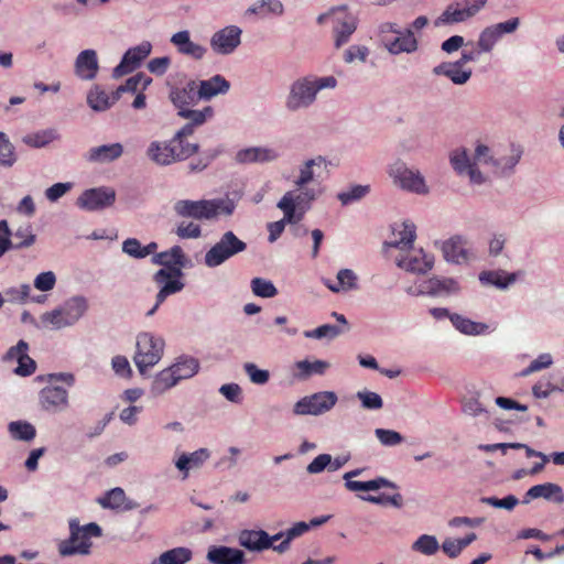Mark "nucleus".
Wrapping results in <instances>:
<instances>
[{
	"instance_id": "1",
	"label": "nucleus",
	"mask_w": 564,
	"mask_h": 564,
	"mask_svg": "<svg viewBox=\"0 0 564 564\" xmlns=\"http://www.w3.org/2000/svg\"><path fill=\"white\" fill-rule=\"evenodd\" d=\"M198 151V143H181L173 135L169 141H152L147 149V155L153 163L166 166L185 161Z\"/></svg>"
},
{
	"instance_id": "2",
	"label": "nucleus",
	"mask_w": 564,
	"mask_h": 564,
	"mask_svg": "<svg viewBox=\"0 0 564 564\" xmlns=\"http://www.w3.org/2000/svg\"><path fill=\"white\" fill-rule=\"evenodd\" d=\"M173 208L180 217L208 220L221 214L231 215L235 204L229 199H180L174 204Z\"/></svg>"
},
{
	"instance_id": "3",
	"label": "nucleus",
	"mask_w": 564,
	"mask_h": 564,
	"mask_svg": "<svg viewBox=\"0 0 564 564\" xmlns=\"http://www.w3.org/2000/svg\"><path fill=\"white\" fill-rule=\"evenodd\" d=\"M69 538L58 545V552L62 556L89 554L91 549L90 538L101 535V528L97 523L91 522L80 527L77 519L69 521Z\"/></svg>"
},
{
	"instance_id": "4",
	"label": "nucleus",
	"mask_w": 564,
	"mask_h": 564,
	"mask_svg": "<svg viewBox=\"0 0 564 564\" xmlns=\"http://www.w3.org/2000/svg\"><path fill=\"white\" fill-rule=\"evenodd\" d=\"M88 304L85 297L74 296L62 306L41 315V323L51 329H61L74 325L86 313Z\"/></svg>"
},
{
	"instance_id": "5",
	"label": "nucleus",
	"mask_w": 564,
	"mask_h": 564,
	"mask_svg": "<svg viewBox=\"0 0 564 564\" xmlns=\"http://www.w3.org/2000/svg\"><path fill=\"white\" fill-rule=\"evenodd\" d=\"M163 350L164 340L162 338L150 333H141L137 337V351L133 360L141 375L161 360Z\"/></svg>"
},
{
	"instance_id": "6",
	"label": "nucleus",
	"mask_w": 564,
	"mask_h": 564,
	"mask_svg": "<svg viewBox=\"0 0 564 564\" xmlns=\"http://www.w3.org/2000/svg\"><path fill=\"white\" fill-rule=\"evenodd\" d=\"M315 198L316 193L313 189L305 188L297 194L289 191L278 202L276 207L283 212L289 224H297L311 208Z\"/></svg>"
},
{
	"instance_id": "7",
	"label": "nucleus",
	"mask_w": 564,
	"mask_h": 564,
	"mask_svg": "<svg viewBox=\"0 0 564 564\" xmlns=\"http://www.w3.org/2000/svg\"><path fill=\"white\" fill-rule=\"evenodd\" d=\"M329 18L334 23L333 33L335 46L336 48H339L349 41L351 34L356 31L357 19L355 15L347 11L346 6H343L334 8L327 13L321 14L317 18V23L323 24Z\"/></svg>"
},
{
	"instance_id": "8",
	"label": "nucleus",
	"mask_w": 564,
	"mask_h": 564,
	"mask_svg": "<svg viewBox=\"0 0 564 564\" xmlns=\"http://www.w3.org/2000/svg\"><path fill=\"white\" fill-rule=\"evenodd\" d=\"M247 249V243L240 240L232 231H226L206 253L205 264L215 268L223 264L231 257Z\"/></svg>"
},
{
	"instance_id": "9",
	"label": "nucleus",
	"mask_w": 564,
	"mask_h": 564,
	"mask_svg": "<svg viewBox=\"0 0 564 564\" xmlns=\"http://www.w3.org/2000/svg\"><path fill=\"white\" fill-rule=\"evenodd\" d=\"M181 276L182 270L180 268H172L171 271H167L166 269H160L154 274V282L162 284V288L156 294L155 305L147 313V316H152L169 295L175 294L183 290L184 283L180 280Z\"/></svg>"
},
{
	"instance_id": "10",
	"label": "nucleus",
	"mask_w": 564,
	"mask_h": 564,
	"mask_svg": "<svg viewBox=\"0 0 564 564\" xmlns=\"http://www.w3.org/2000/svg\"><path fill=\"white\" fill-rule=\"evenodd\" d=\"M337 400L335 392H316L299 400L294 405V413L297 415H321L333 409Z\"/></svg>"
},
{
	"instance_id": "11",
	"label": "nucleus",
	"mask_w": 564,
	"mask_h": 564,
	"mask_svg": "<svg viewBox=\"0 0 564 564\" xmlns=\"http://www.w3.org/2000/svg\"><path fill=\"white\" fill-rule=\"evenodd\" d=\"M394 183L403 189L414 192L416 194L427 193L423 176L419 172H414L405 166L402 162L394 163L389 171Z\"/></svg>"
},
{
	"instance_id": "12",
	"label": "nucleus",
	"mask_w": 564,
	"mask_h": 564,
	"mask_svg": "<svg viewBox=\"0 0 564 564\" xmlns=\"http://www.w3.org/2000/svg\"><path fill=\"white\" fill-rule=\"evenodd\" d=\"M116 200V192L110 187L89 188L77 198V206L94 212L111 206Z\"/></svg>"
},
{
	"instance_id": "13",
	"label": "nucleus",
	"mask_w": 564,
	"mask_h": 564,
	"mask_svg": "<svg viewBox=\"0 0 564 564\" xmlns=\"http://www.w3.org/2000/svg\"><path fill=\"white\" fill-rule=\"evenodd\" d=\"M316 88L312 79L302 78L293 83L286 107L289 110L295 111L312 105L316 98Z\"/></svg>"
},
{
	"instance_id": "14",
	"label": "nucleus",
	"mask_w": 564,
	"mask_h": 564,
	"mask_svg": "<svg viewBox=\"0 0 564 564\" xmlns=\"http://www.w3.org/2000/svg\"><path fill=\"white\" fill-rule=\"evenodd\" d=\"M4 362H18L13 372L20 377H29L36 370V362L29 356V344L21 339L15 346L9 348L3 356Z\"/></svg>"
},
{
	"instance_id": "15",
	"label": "nucleus",
	"mask_w": 564,
	"mask_h": 564,
	"mask_svg": "<svg viewBox=\"0 0 564 564\" xmlns=\"http://www.w3.org/2000/svg\"><path fill=\"white\" fill-rule=\"evenodd\" d=\"M152 50L150 42H142L141 44L129 48L119 65L113 68L112 77L120 78L140 66L143 59H145Z\"/></svg>"
},
{
	"instance_id": "16",
	"label": "nucleus",
	"mask_w": 564,
	"mask_h": 564,
	"mask_svg": "<svg viewBox=\"0 0 564 564\" xmlns=\"http://www.w3.org/2000/svg\"><path fill=\"white\" fill-rule=\"evenodd\" d=\"M197 91L196 80H188L184 85L172 87L169 96L177 112L196 111L192 108L200 100Z\"/></svg>"
},
{
	"instance_id": "17",
	"label": "nucleus",
	"mask_w": 564,
	"mask_h": 564,
	"mask_svg": "<svg viewBox=\"0 0 564 564\" xmlns=\"http://www.w3.org/2000/svg\"><path fill=\"white\" fill-rule=\"evenodd\" d=\"M241 30L236 25L217 31L210 39V46L217 54L232 53L240 44Z\"/></svg>"
},
{
	"instance_id": "18",
	"label": "nucleus",
	"mask_w": 564,
	"mask_h": 564,
	"mask_svg": "<svg viewBox=\"0 0 564 564\" xmlns=\"http://www.w3.org/2000/svg\"><path fill=\"white\" fill-rule=\"evenodd\" d=\"M177 115L183 119L188 120V122L177 130L174 137L181 143H189L186 141V138L195 132V128L204 124L207 120L214 117V109L210 106H206L199 111H182L177 112Z\"/></svg>"
},
{
	"instance_id": "19",
	"label": "nucleus",
	"mask_w": 564,
	"mask_h": 564,
	"mask_svg": "<svg viewBox=\"0 0 564 564\" xmlns=\"http://www.w3.org/2000/svg\"><path fill=\"white\" fill-rule=\"evenodd\" d=\"M41 406L48 412H59L68 406V392L57 386H47L40 391Z\"/></svg>"
},
{
	"instance_id": "20",
	"label": "nucleus",
	"mask_w": 564,
	"mask_h": 564,
	"mask_svg": "<svg viewBox=\"0 0 564 564\" xmlns=\"http://www.w3.org/2000/svg\"><path fill=\"white\" fill-rule=\"evenodd\" d=\"M433 257L426 254L422 249L412 250L405 257L397 260L399 268L413 273H425L433 267Z\"/></svg>"
},
{
	"instance_id": "21",
	"label": "nucleus",
	"mask_w": 564,
	"mask_h": 564,
	"mask_svg": "<svg viewBox=\"0 0 564 564\" xmlns=\"http://www.w3.org/2000/svg\"><path fill=\"white\" fill-rule=\"evenodd\" d=\"M543 498L555 503L564 502V492L561 486L553 482H544L532 486L523 497V503H529L531 500Z\"/></svg>"
},
{
	"instance_id": "22",
	"label": "nucleus",
	"mask_w": 564,
	"mask_h": 564,
	"mask_svg": "<svg viewBox=\"0 0 564 564\" xmlns=\"http://www.w3.org/2000/svg\"><path fill=\"white\" fill-rule=\"evenodd\" d=\"M99 69L97 53L94 50H84L75 61V74L84 80H91Z\"/></svg>"
},
{
	"instance_id": "23",
	"label": "nucleus",
	"mask_w": 564,
	"mask_h": 564,
	"mask_svg": "<svg viewBox=\"0 0 564 564\" xmlns=\"http://www.w3.org/2000/svg\"><path fill=\"white\" fill-rule=\"evenodd\" d=\"M238 543L251 552H262L270 549L268 533L264 530H241L238 534Z\"/></svg>"
},
{
	"instance_id": "24",
	"label": "nucleus",
	"mask_w": 564,
	"mask_h": 564,
	"mask_svg": "<svg viewBox=\"0 0 564 564\" xmlns=\"http://www.w3.org/2000/svg\"><path fill=\"white\" fill-rule=\"evenodd\" d=\"M207 558L213 564H247L241 550L225 545L210 547Z\"/></svg>"
},
{
	"instance_id": "25",
	"label": "nucleus",
	"mask_w": 564,
	"mask_h": 564,
	"mask_svg": "<svg viewBox=\"0 0 564 564\" xmlns=\"http://www.w3.org/2000/svg\"><path fill=\"white\" fill-rule=\"evenodd\" d=\"M196 87L200 100H210L220 94H226L229 88V82L221 75H215L206 80H196Z\"/></svg>"
},
{
	"instance_id": "26",
	"label": "nucleus",
	"mask_w": 564,
	"mask_h": 564,
	"mask_svg": "<svg viewBox=\"0 0 564 564\" xmlns=\"http://www.w3.org/2000/svg\"><path fill=\"white\" fill-rule=\"evenodd\" d=\"M392 240L386 242V246L405 250L412 247L416 234L415 226L412 223L394 224L392 227Z\"/></svg>"
},
{
	"instance_id": "27",
	"label": "nucleus",
	"mask_w": 564,
	"mask_h": 564,
	"mask_svg": "<svg viewBox=\"0 0 564 564\" xmlns=\"http://www.w3.org/2000/svg\"><path fill=\"white\" fill-rule=\"evenodd\" d=\"M171 43L177 47L178 53L195 59H202L207 52L206 47L191 41L188 31H180L173 34Z\"/></svg>"
},
{
	"instance_id": "28",
	"label": "nucleus",
	"mask_w": 564,
	"mask_h": 564,
	"mask_svg": "<svg viewBox=\"0 0 564 564\" xmlns=\"http://www.w3.org/2000/svg\"><path fill=\"white\" fill-rule=\"evenodd\" d=\"M360 474V469L348 471L344 475V479L346 480V488L350 491H370L378 490L383 487L395 488V485L383 477H378L376 479L369 481H358L351 480L352 477L358 476Z\"/></svg>"
},
{
	"instance_id": "29",
	"label": "nucleus",
	"mask_w": 564,
	"mask_h": 564,
	"mask_svg": "<svg viewBox=\"0 0 564 564\" xmlns=\"http://www.w3.org/2000/svg\"><path fill=\"white\" fill-rule=\"evenodd\" d=\"M122 144L116 142L111 144L94 147L85 154V158L88 162L107 163L119 159L122 155Z\"/></svg>"
},
{
	"instance_id": "30",
	"label": "nucleus",
	"mask_w": 564,
	"mask_h": 564,
	"mask_svg": "<svg viewBox=\"0 0 564 564\" xmlns=\"http://www.w3.org/2000/svg\"><path fill=\"white\" fill-rule=\"evenodd\" d=\"M435 75H444L454 84L463 85L471 76V69H463V65L457 61L454 63H442L433 68Z\"/></svg>"
},
{
	"instance_id": "31",
	"label": "nucleus",
	"mask_w": 564,
	"mask_h": 564,
	"mask_svg": "<svg viewBox=\"0 0 564 564\" xmlns=\"http://www.w3.org/2000/svg\"><path fill=\"white\" fill-rule=\"evenodd\" d=\"M458 290V284L453 279L431 278L420 285V293L429 295L455 293Z\"/></svg>"
},
{
	"instance_id": "32",
	"label": "nucleus",
	"mask_w": 564,
	"mask_h": 564,
	"mask_svg": "<svg viewBox=\"0 0 564 564\" xmlns=\"http://www.w3.org/2000/svg\"><path fill=\"white\" fill-rule=\"evenodd\" d=\"M466 241L460 236H455L446 240L442 246V251L447 261L460 263L468 260V251L465 248Z\"/></svg>"
},
{
	"instance_id": "33",
	"label": "nucleus",
	"mask_w": 564,
	"mask_h": 564,
	"mask_svg": "<svg viewBox=\"0 0 564 564\" xmlns=\"http://www.w3.org/2000/svg\"><path fill=\"white\" fill-rule=\"evenodd\" d=\"M98 503L105 509L112 510H131L137 506L132 501H127L124 490L120 487L109 490L104 497L98 499Z\"/></svg>"
},
{
	"instance_id": "34",
	"label": "nucleus",
	"mask_w": 564,
	"mask_h": 564,
	"mask_svg": "<svg viewBox=\"0 0 564 564\" xmlns=\"http://www.w3.org/2000/svg\"><path fill=\"white\" fill-rule=\"evenodd\" d=\"M209 456L210 454L207 448H199L191 454H182L176 460L175 466L184 473V478H186L189 469L199 468Z\"/></svg>"
},
{
	"instance_id": "35",
	"label": "nucleus",
	"mask_w": 564,
	"mask_h": 564,
	"mask_svg": "<svg viewBox=\"0 0 564 564\" xmlns=\"http://www.w3.org/2000/svg\"><path fill=\"white\" fill-rule=\"evenodd\" d=\"M394 40L387 41L386 47L391 54H400L402 52L412 53L417 48V41L411 30H406L404 33L398 34Z\"/></svg>"
},
{
	"instance_id": "36",
	"label": "nucleus",
	"mask_w": 564,
	"mask_h": 564,
	"mask_svg": "<svg viewBox=\"0 0 564 564\" xmlns=\"http://www.w3.org/2000/svg\"><path fill=\"white\" fill-rule=\"evenodd\" d=\"M117 101L118 99H113V91L109 95L98 85L94 86L87 95V104L95 111H105Z\"/></svg>"
},
{
	"instance_id": "37",
	"label": "nucleus",
	"mask_w": 564,
	"mask_h": 564,
	"mask_svg": "<svg viewBox=\"0 0 564 564\" xmlns=\"http://www.w3.org/2000/svg\"><path fill=\"white\" fill-rule=\"evenodd\" d=\"M178 381L189 379L198 372L199 362L196 358L189 356H181L170 366Z\"/></svg>"
},
{
	"instance_id": "38",
	"label": "nucleus",
	"mask_w": 564,
	"mask_h": 564,
	"mask_svg": "<svg viewBox=\"0 0 564 564\" xmlns=\"http://www.w3.org/2000/svg\"><path fill=\"white\" fill-rule=\"evenodd\" d=\"M278 158V154L265 148H249L240 150L236 159L240 163L268 162Z\"/></svg>"
},
{
	"instance_id": "39",
	"label": "nucleus",
	"mask_w": 564,
	"mask_h": 564,
	"mask_svg": "<svg viewBox=\"0 0 564 564\" xmlns=\"http://www.w3.org/2000/svg\"><path fill=\"white\" fill-rule=\"evenodd\" d=\"M177 377L174 375L173 370L167 367L160 371L153 379L151 384V393L154 395L163 394L165 391L170 390L174 386L178 383Z\"/></svg>"
},
{
	"instance_id": "40",
	"label": "nucleus",
	"mask_w": 564,
	"mask_h": 564,
	"mask_svg": "<svg viewBox=\"0 0 564 564\" xmlns=\"http://www.w3.org/2000/svg\"><path fill=\"white\" fill-rule=\"evenodd\" d=\"M470 18V12L467 7L459 9L458 4H449L444 12L435 20V25H446L459 23L468 20Z\"/></svg>"
},
{
	"instance_id": "41",
	"label": "nucleus",
	"mask_w": 564,
	"mask_h": 564,
	"mask_svg": "<svg viewBox=\"0 0 564 564\" xmlns=\"http://www.w3.org/2000/svg\"><path fill=\"white\" fill-rule=\"evenodd\" d=\"M151 83V77L144 75L143 73H138L134 76L128 78L123 85H120L113 91V99L119 100L122 93H135L140 87L142 90H144Z\"/></svg>"
},
{
	"instance_id": "42",
	"label": "nucleus",
	"mask_w": 564,
	"mask_h": 564,
	"mask_svg": "<svg viewBox=\"0 0 564 564\" xmlns=\"http://www.w3.org/2000/svg\"><path fill=\"white\" fill-rule=\"evenodd\" d=\"M482 283L492 284L499 289H506L517 280L516 273H506L503 271H484L479 274Z\"/></svg>"
},
{
	"instance_id": "43",
	"label": "nucleus",
	"mask_w": 564,
	"mask_h": 564,
	"mask_svg": "<svg viewBox=\"0 0 564 564\" xmlns=\"http://www.w3.org/2000/svg\"><path fill=\"white\" fill-rule=\"evenodd\" d=\"M192 558V551L187 547H174L163 552L152 564H185Z\"/></svg>"
},
{
	"instance_id": "44",
	"label": "nucleus",
	"mask_w": 564,
	"mask_h": 564,
	"mask_svg": "<svg viewBox=\"0 0 564 564\" xmlns=\"http://www.w3.org/2000/svg\"><path fill=\"white\" fill-rule=\"evenodd\" d=\"M451 322L457 330L466 335H479L487 329V325L473 322L459 314H452Z\"/></svg>"
},
{
	"instance_id": "45",
	"label": "nucleus",
	"mask_w": 564,
	"mask_h": 564,
	"mask_svg": "<svg viewBox=\"0 0 564 564\" xmlns=\"http://www.w3.org/2000/svg\"><path fill=\"white\" fill-rule=\"evenodd\" d=\"M58 138L55 129H46L29 133L23 137L22 141L32 148H43Z\"/></svg>"
},
{
	"instance_id": "46",
	"label": "nucleus",
	"mask_w": 564,
	"mask_h": 564,
	"mask_svg": "<svg viewBox=\"0 0 564 564\" xmlns=\"http://www.w3.org/2000/svg\"><path fill=\"white\" fill-rule=\"evenodd\" d=\"M326 285L335 293L349 291L357 288V275L350 269H341L337 273V283H326Z\"/></svg>"
},
{
	"instance_id": "47",
	"label": "nucleus",
	"mask_w": 564,
	"mask_h": 564,
	"mask_svg": "<svg viewBox=\"0 0 564 564\" xmlns=\"http://www.w3.org/2000/svg\"><path fill=\"white\" fill-rule=\"evenodd\" d=\"M9 433L12 436V438L18 441H32L36 435L35 427L24 421H14L11 422L8 426Z\"/></svg>"
},
{
	"instance_id": "48",
	"label": "nucleus",
	"mask_w": 564,
	"mask_h": 564,
	"mask_svg": "<svg viewBox=\"0 0 564 564\" xmlns=\"http://www.w3.org/2000/svg\"><path fill=\"white\" fill-rule=\"evenodd\" d=\"M295 367L300 370L299 378L306 379L312 375H323L329 365L323 360H301L295 364Z\"/></svg>"
},
{
	"instance_id": "49",
	"label": "nucleus",
	"mask_w": 564,
	"mask_h": 564,
	"mask_svg": "<svg viewBox=\"0 0 564 564\" xmlns=\"http://www.w3.org/2000/svg\"><path fill=\"white\" fill-rule=\"evenodd\" d=\"M310 525L306 522H297L292 528L285 531V539L282 540L278 546H273V551L278 553H284L290 549L291 541L297 536H301L308 531Z\"/></svg>"
},
{
	"instance_id": "50",
	"label": "nucleus",
	"mask_w": 564,
	"mask_h": 564,
	"mask_svg": "<svg viewBox=\"0 0 564 564\" xmlns=\"http://www.w3.org/2000/svg\"><path fill=\"white\" fill-rule=\"evenodd\" d=\"M159 258L165 259L163 262L167 271H171L172 268L181 269L185 262V254L180 246H174L167 251L160 252Z\"/></svg>"
},
{
	"instance_id": "51",
	"label": "nucleus",
	"mask_w": 564,
	"mask_h": 564,
	"mask_svg": "<svg viewBox=\"0 0 564 564\" xmlns=\"http://www.w3.org/2000/svg\"><path fill=\"white\" fill-rule=\"evenodd\" d=\"M17 161L13 144L6 133L0 131V166L10 167Z\"/></svg>"
},
{
	"instance_id": "52",
	"label": "nucleus",
	"mask_w": 564,
	"mask_h": 564,
	"mask_svg": "<svg viewBox=\"0 0 564 564\" xmlns=\"http://www.w3.org/2000/svg\"><path fill=\"white\" fill-rule=\"evenodd\" d=\"M440 549L437 539L434 535L423 534L412 545V550L424 555H433Z\"/></svg>"
},
{
	"instance_id": "53",
	"label": "nucleus",
	"mask_w": 564,
	"mask_h": 564,
	"mask_svg": "<svg viewBox=\"0 0 564 564\" xmlns=\"http://www.w3.org/2000/svg\"><path fill=\"white\" fill-rule=\"evenodd\" d=\"M499 39V33L496 32L492 25H489L480 32L477 41V46L480 48L482 53H489L494 50Z\"/></svg>"
},
{
	"instance_id": "54",
	"label": "nucleus",
	"mask_w": 564,
	"mask_h": 564,
	"mask_svg": "<svg viewBox=\"0 0 564 564\" xmlns=\"http://www.w3.org/2000/svg\"><path fill=\"white\" fill-rule=\"evenodd\" d=\"M322 164H325V160L321 156L317 159L308 160L300 171V176H299L297 181L295 182L296 186L302 188L307 183L313 181L315 177L314 167L321 166Z\"/></svg>"
},
{
	"instance_id": "55",
	"label": "nucleus",
	"mask_w": 564,
	"mask_h": 564,
	"mask_svg": "<svg viewBox=\"0 0 564 564\" xmlns=\"http://www.w3.org/2000/svg\"><path fill=\"white\" fill-rule=\"evenodd\" d=\"M13 248L21 249L30 247L35 242V235L32 232L31 226L19 227L13 234Z\"/></svg>"
},
{
	"instance_id": "56",
	"label": "nucleus",
	"mask_w": 564,
	"mask_h": 564,
	"mask_svg": "<svg viewBox=\"0 0 564 564\" xmlns=\"http://www.w3.org/2000/svg\"><path fill=\"white\" fill-rule=\"evenodd\" d=\"M221 152L220 148L205 150L195 162L189 164V170L192 172L205 170Z\"/></svg>"
},
{
	"instance_id": "57",
	"label": "nucleus",
	"mask_w": 564,
	"mask_h": 564,
	"mask_svg": "<svg viewBox=\"0 0 564 564\" xmlns=\"http://www.w3.org/2000/svg\"><path fill=\"white\" fill-rule=\"evenodd\" d=\"M252 292L260 297H273L278 294L276 288L271 281L254 278L251 281Z\"/></svg>"
},
{
	"instance_id": "58",
	"label": "nucleus",
	"mask_w": 564,
	"mask_h": 564,
	"mask_svg": "<svg viewBox=\"0 0 564 564\" xmlns=\"http://www.w3.org/2000/svg\"><path fill=\"white\" fill-rule=\"evenodd\" d=\"M553 364V358L550 354H541L536 359L532 360L530 365L521 370L519 373L520 377H528L531 373L541 371L543 369L549 368Z\"/></svg>"
},
{
	"instance_id": "59",
	"label": "nucleus",
	"mask_w": 564,
	"mask_h": 564,
	"mask_svg": "<svg viewBox=\"0 0 564 564\" xmlns=\"http://www.w3.org/2000/svg\"><path fill=\"white\" fill-rule=\"evenodd\" d=\"M360 498L362 500L371 502V503L383 505V506L391 505L397 508H400L403 503V498L399 492H397L394 495H386V494H381L379 496L368 495V496H360Z\"/></svg>"
},
{
	"instance_id": "60",
	"label": "nucleus",
	"mask_w": 564,
	"mask_h": 564,
	"mask_svg": "<svg viewBox=\"0 0 564 564\" xmlns=\"http://www.w3.org/2000/svg\"><path fill=\"white\" fill-rule=\"evenodd\" d=\"M357 398L361 401L362 408L367 410H379L383 406L381 397L376 392L368 390L358 391Z\"/></svg>"
},
{
	"instance_id": "61",
	"label": "nucleus",
	"mask_w": 564,
	"mask_h": 564,
	"mask_svg": "<svg viewBox=\"0 0 564 564\" xmlns=\"http://www.w3.org/2000/svg\"><path fill=\"white\" fill-rule=\"evenodd\" d=\"M340 333H341V329L338 326L325 324V325L318 326L317 328H315L313 330L305 332V337L317 338V339H321L324 337L335 338Z\"/></svg>"
},
{
	"instance_id": "62",
	"label": "nucleus",
	"mask_w": 564,
	"mask_h": 564,
	"mask_svg": "<svg viewBox=\"0 0 564 564\" xmlns=\"http://www.w3.org/2000/svg\"><path fill=\"white\" fill-rule=\"evenodd\" d=\"M375 434L384 446H395L403 442V436L393 430L377 429Z\"/></svg>"
},
{
	"instance_id": "63",
	"label": "nucleus",
	"mask_w": 564,
	"mask_h": 564,
	"mask_svg": "<svg viewBox=\"0 0 564 564\" xmlns=\"http://www.w3.org/2000/svg\"><path fill=\"white\" fill-rule=\"evenodd\" d=\"M453 169L458 173H465L474 163L470 162L466 150L455 151L451 155Z\"/></svg>"
},
{
	"instance_id": "64",
	"label": "nucleus",
	"mask_w": 564,
	"mask_h": 564,
	"mask_svg": "<svg viewBox=\"0 0 564 564\" xmlns=\"http://www.w3.org/2000/svg\"><path fill=\"white\" fill-rule=\"evenodd\" d=\"M176 235L182 239L198 238L202 235L200 226L193 221H182L178 224Z\"/></svg>"
}]
</instances>
